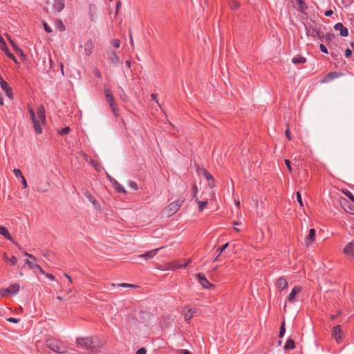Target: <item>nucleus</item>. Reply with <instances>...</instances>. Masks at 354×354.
Wrapping results in <instances>:
<instances>
[{
	"instance_id": "obj_1",
	"label": "nucleus",
	"mask_w": 354,
	"mask_h": 354,
	"mask_svg": "<svg viewBox=\"0 0 354 354\" xmlns=\"http://www.w3.org/2000/svg\"><path fill=\"white\" fill-rule=\"evenodd\" d=\"M28 111L30 115V119L34 124L35 131L38 134L41 133V127L45 124L46 121V112L44 106L41 104L37 106L36 113L30 107L28 108Z\"/></svg>"
},
{
	"instance_id": "obj_2",
	"label": "nucleus",
	"mask_w": 354,
	"mask_h": 354,
	"mask_svg": "<svg viewBox=\"0 0 354 354\" xmlns=\"http://www.w3.org/2000/svg\"><path fill=\"white\" fill-rule=\"evenodd\" d=\"M77 344L79 346H84L86 349L90 350L91 352L97 351V348L103 346L102 343L97 344L95 339L93 337L78 338L77 339Z\"/></svg>"
},
{
	"instance_id": "obj_3",
	"label": "nucleus",
	"mask_w": 354,
	"mask_h": 354,
	"mask_svg": "<svg viewBox=\"0 0 354 354\" xmlns=\"http://www.w3.org/2000/svg\"><path fill=\"white\" fill-rule=\"evenodd\" d=\"M306 35L308 37H321L320 26L316 22L310 21L306 24Z\"/></svg>"
},
{
	"instance_id": "obj_4",
	"label": "nucleus",
	"mask_w": 354,
	"mask_h": 354,
	"mask_svg": "<svg viewBox=\"0 0 354 354\" xmlns=\"http://www.w3.org/2000/svg\"><path fill=\"white\" fill-rule=\"evenodd\" d=\"M46 346L50 350L56 353H64L66 351V349L65 346L63 345V344L57 339H50L47 340Z\"/></svg>"
},
{
	"instance_id": "obj_5",
	"label": "nucleus",
	"mask_w": 354,
	"mask_h": 354,
	"mask_svg": "<svg viewBox=\"0 0 354 354\" xmlns=\"http://www.w3.org/2000/svg\"><path fill=\"white\" fill-rule=\"evenodd\" d=\"M183 201H174L171 203L163 211L165 216L169 217L176 213L181 207Z\"/></svg>"
},
{
	"instance_id": "obj_6",
	"label": "nucleus",
	"mask_w": 354,
	"mask_h": 354,
	"mask_svg": "<svg viewBox=\"0 0 354 354\" xmlns=\"http://www.w3.org/2000/svg\"><path fill=\"white\" fill-rule=\"evenodd\" d=\"M331 335L337 343L342 342L343 333L339 325H337L332 328Z\"/></svg>"
},
{
	"instance_id": "obj_7",
	"label": "nucleus",
	"mask_w": 354,
	"mask_h": 354,
	"mask_svg": "<svg viewBox=\"0 0 354 354\" xmlns=\"http://www.w3.org/2000/svg\"><path fill=\"white\" fill-rule=\"evenodd\" d=\"M104 93L106 100L109 104V106H111L112 111H113L114 114H116V104L114 102L113 96L111 92V91L109 88L104 89Z\"/></svg>"
},
{
	"instance_id": "obj_8",
	"label": "nucleus",
	"mask_w": 354,
	"mask_h": 354,
	"mask_svg": "<svg viewBox=\"0 0 354 354\" xmlns=\"http://www.w3.org/2000/svg\"><path fill=\"white\" fill-rule=\"evenodd\" d=\"M108 59L113 64L118 65L120 64V60L118 55L115 50L110 48L106 50Z\"/></svg>"
},
{
	"instance_id": "obj_9",
	"label": "nucleus",
	"mask_w": 354,
	"mask_h": 354,
	"mask_svg": "<svg viewBox=\"0 0 354 354\" xmlns=\"http://www.w3.org/2000/svg\"><path fill=\"white\" fill-rule=\"evenodd\" d=\"M64 8V0H53L52 9L54 12H59Z\"/></svg>"
},
{
	"instance_id": "obj_10",
	"label": "nucleus",
	"mask_w": 354,
	"mask_h": 354,
	"mask_svg": "<svg viewBox=\"0 0 354 354\" xmlns=\"http://www.w3.org/2000/svg\"><path fill=\"white\" fill-rule=\"evenodd\" d=\"M301 291V287L295 286L292 288L289 295L287 297V301L293 303L295 301V297Z\"/></svg>"
},
{
	"instance_id": "obj_11",
	"label": "nucleus",
	"mask_w": 354,
	"mask_h": 354,
	"mask_svg": "<svg viewBox=\"0 0 354 354\" xmlns=\"http://www.w3.org/2000/svg\"><path fill=\"white\" fill-rule=\"evenodd\" d=\"M24 255L28 257V259L25 261L26 265L31 269H33L35 267H37L36 258L32 255L26 252H25Z\"/></svg>"
},
{
	"instance_id": "obj_12",
	"label": "nucleus",
	"mask_w": 354,
	"mask_h": 354,
	"mask_svg": "<svg viewBox=\"0 0 354 354\" xmlns=\"http://www.w3.org/2000/svg\"><path fill=\"white\" fill-rule=\"evenodd\" d=\"M0 84H1V87L2 90L5 91L6 95L9 98H12V93L11 89H10L8 84L2 79L1 75H0Z\"/></svg>"
},
{
	"instance_id": "obj_13",
	"label": "nucleus",
	"mask_w": 354,
	"mask_h": 354,
	"mask_svg": "<svg viewBox=\"0 0 354 354\" xmlns=\"http://www.w3.org/2000/svg\"><path fill=\"white\" fill-rule=\"evenodd\" d=\"M315 239V230L313 228L310 229L308 235L305 238V244L310 246L313 244Z\"/></svg>"
},
{
	"instance_id": "obj_14",
	"label": "nucleus",
	"mask_w": 354,
	"mask_h": 354,
	"mask_svg": "<svg viewBox=\"0 0 354 354\" xmlns=\"http://www.w3.org/2000/svg\"><path fill=\"white\" fill-rule=\"evenodd\" d=\"M196 313V310L194 308H192L189 306H187L183 310V316L184 319L186 321H189L194 316Z\"/></svg>"
},
{
	"instance_id": "obj_15",
	"label": "nucleus",
	"mask_w": 354,
	"mask_h": 354,
	"mask_svg": "<svg viewBox=\"0 0 354 354\" xmlns=\"http://www.w3.org/2000/svg\"><path fill=\"white\" fill-rule=\"evenodd\" d=\"M200 283L205 288H210L214 286L213 284H212L203 275L201 274H198L196 275Z\"/></svg>"
},
{
	"instance_id": "obj_16",
	"label": "nucleus",
	"mask_w": 354,
	"mask_h": 354,
	"mask_svg": "<svg viewBox=\"0 0 354 354\" xmlns=\"http://www.w3.org/2000/svg\"><path fill=\"white\" fill-rule=\"evenodd\" d=\"M340 204L346 212L354 215V207L348 204V202L345 198H341Z\"/></svg>"
},
{
	"instance_id": "obj_17",
	"label": "nucleus",
	"mask_w": 354,
	"mask_h": 354,
	"mask_svg": "<svg viewBox=\"0 0 354 354\" xmlns=\"http://www.w3.org/2000/svg\"><path fill=\"white\" fill-rule=\"evenodd\" d=\"M334 29L337 31H340V35L342 37H347L348 35V29L344 27L342 23H337L335 24Z\"/></svg>"
},
{
	"instance_id": "obj_18",
	"label": "nucleus",
	"mask_w": 354,
	"mask_h": 354,
	"mask_svg": "<svg viewBox=\"0 0 354 354\" xmlns=\"http://www.w3.org/2000/svg\"><path fill=\"white\" fill-rule=\"evenodd\" d=\"M344 252L351 257H354V241L348 243L345 246L344 248Z\"/></svg>"
},
{
	"instance_id": "obj_19",
	"label": "nucleus",
	"mask_w": 354,
	"mask_h": 354,
	"mask_svg": "<svg viewBox=\"0 0 354 354\" xmlns=\"http://www.w3.org/2000/svg\"><path fill=\"white\" fill-rule=\"evenodd\" d=\"M162 248H157L153 250H151L149 252H147L143 254H141L138 256L139 258H145L146 259H150L153 258L158 253V252Z\"/></svg>"
},
{
	"instance_id": "obj_20",
	"label": "nucleus",
	"mask_w": 354,
	"mask_h": 354,
	"mask_svg": "<svg viewBox=\"0 0 354 354\" xmlns=\"http://www.w3.org/2000/svg\"><path fill=\"white\" fill-rule=\"evenodd\" d=\"M277 287L283 290L288 287V281L283 277L279 278L276 282Z\"/></svg>"
},
{
	"instance_id": "obj_21",
	"label": "nucleus",
	"mask_w": 354,
	"mask_h": 354,
	"mask_svg": "<svg viewBox=\"0 0 354 354\" xmlns=\"http://www.w3.org/2000/svg\"><path fill=\"white\" fill-rule=\"evenodd\" d=\"M111 182H112V184H113V186L114 187V189L118 192H120V193H124V194H126L127 192L126 190L124 189V188L123 187V186L122 185H120L117 180L113 179V180H111Z\"/></svg>"
},
{
	"instance_id": "obj_22",
	"label": "nucleus",
	"mask_w": 354,
	"mask_h": 354,
	"mask_svg": "<svg viewBox=\"0 0 354 354\" xmlns=\"http://www.w3.org/2000/svg\"><path fill=\"white\" fill-rule=\"evenodd\" d=\"M0 234H1L2 236H3L5 238H6L9 241H11L13 242L12 241V236H10L8 230H7V228L3 225H0Z\"/></svg>"
},
{
	"instance_id": "obj_23",
	"label": "nucleus",
	"mask_w": 354,
	"mask_h": 354,
	"mask_svg": "<svg viewBox=\"0 0 354 354\" xmlns=\"http://www.w3.org/2000/svg\"><path fill=\"white\" fill-rule=\"evenodd\" d=\"M3 46L1 48L2 50L5 52V53L6 54V55L10 57V59H12L15 63H18L16 57H15V55L11 53L9 50H8V48L7 47L6 44V42L4 44H2Z\"/></svg>"
},
{
	"instance_id": "obj_24",
	"label": "nucleus",
	"mask_w": 354,
	"mask_h": 354,
	"mask_svg": "<svg viewBox=\"0 0 354 354\" xmlns=\"http://www.w3.org/2000/svg\"><path fill=\"white\" fill-rule=\"evenodd\" d=\"M8 289L9 294H15V293L18 292V291L19 290V285L17 283L12 284L11 286H10L8 288Z\"/></svg>"
},
{
	"instance_id": "obj_25",
	"label": "nucleus",
	"mask_w": 354,
	"mask_h": 354,
	"mask_svg": "<svg viewBox=\"0 0 354 354\" xmlns=\"http://www.w3.org/2000/svg\"><path fill=\"white\" fill-rule=\"evenodd\" d=\"M86 196L88 200L95 206L96 208H100V204L91 194L87 193L86 194Z\"/></svg>"
},
{
	"instance_id": "obj_26",
	"label": "nucleus",
	"mask_w": 354,
	"mask_h": 354,
	"mask_svg": "<svg viewBox=\"0 0 354 354\" xmlns=\"http://www.w3.org/2000/svg\"><path fill=\"white\" fill-rule=\"evenodd\" d=\"M93 44L91 42H87L84 45V51L86 55H90L92 53Z\"/></svg>"
},
{
	"instance_id": "obj_27",
	"label": "nucleus",
	"mask_w": 354,
	"mask_h": 354,
	"mask_svg": "<svg viewBox=\"0 0 354 354\" xmlns=\"http://www.w3.org/2000/svg\"><path fill=\"white\" fill-rule=\"evenodd\" d=\"M292 61L294 64H304L306 62V59L304 57L298 55L293 57Z\"/></svg>"
},
{
	"instance_id": "obj_28",
	"label": "nucleus",
	"mask_w": 354,
	"mask_h": 354,
	"mask_svg": "<svg viewBox=\"0 0 354 354\" xmlns=\"http://www.w3.org/2000/svg\"><path fill=\"white\" fill-rule=\"evenodd\" d=\"M339 77L338 74L335 72H332V73H328L326 77L325 78L322 80V82H327L330 80H332V79H334V78H336Z\"/></svg>"
},
{
	"instance_id": "obj_29",
	"label": "nucleus",
	"mask_w": 354,
	"mask_h": 354,
	"mask_svg": "<svg viewBox=\"0 0 354 354\" xmlns=\"http://www.w3.org/2000/svg\"><path fill=\"white\" fill-rule=\"evenodd\" d=\"M295 348V342L292 339H289L287 340L285 346H284V349L286 351L287 350H289V349H293Z\"/></svg>"
},
{
	"instance_id": "obj_30",
	"label": "nucleus",
	"mask_w": 354,
	"mask_h": 354,
	"mask_svg": "<svg viewBox=\"0 0 354 354\" xmlns=\"http://www.w3.org/2000/svg\"><path fill=\"white\" fill-rule=\"evenodd\" d=\"M196 203L198 205L199 210L203 211L207 204V201H200L198 198L195 199Z\"/></svg>"
},
{
	"instance_id": "obj_31",
	"label": "nucleus",
	"mask_w": 354,
	"mask_h": 354,
	"mask_svg": "<svg viewBox=\"0 0 354 354\" xmlns=\"http://www.w3.org/2000/svg\"><path fill=\"white\" fill-rule=\"evenodd\" d=\"M227 246H228V243H226L222 247H220L218 248L217 251H218V254L216 256V257L214 259V261L218 260L219 256L224 252V250L227 248Z\"/></svg>"
},
{
	"instance_id": "obj_32",
	"label": "nucleus",
	"mask_w": 354,
	"mask_h": 354,
	"mask_svg": "<svg viewBox=\"0 0 354 354\" xmlns=\"http://www.w3.org/2000/svg\"><path fill=\"white\" fill-rule=\"evenodd\" d=\"M342 192L345 196H346L349 199L354 202V196L351 192L346 189H342Z\"/></svg>"
},
{
	"instance_id": "obj_33",
	"label": "nucleus",
	"mask_w": 354,
	"mask_h": 354,
	"mask_svg": "<svg viewBox=\"0 0 354 354\" xmlns=\"http://www.w3.org/2000/svg\"><path fill=\"white\" fill-rule=\"evenodd\" d=\"M191 262V259H187L183 260V263L178 264L176 267L178 268H186Z\"/></svg>"
},
{
	"instance_id": "obj_34",
	"label": "nucleus",
	"mask_w": 354,
	"mask_h": 354,
	"mask_svg": "<svg viewBox=\"0 0 354 354\" xmlns=\"http://www.w3.org/2000/svg\"><path fill=\"white\" fill-rule=\"evenodd\" d=\"M89 15L92 21L95 20V7L92 5L89 6Z\"/></svg>"
},
{
	"instance_id": "obj_35",
	"label": "nucleus",
	"mask_w": 354,
	"mask_h": 354,
	"mask_svg": "<svg viewBox=\"0 0 354 354\" xmlns=\"http://www.w3.org/2000/svg\"><path fill=\"white\" fill-rule=\"evenodd\" d=\"M8 39H9V41L10 43L11 44V45L12 46V47L14 48L15 50L17 52V53H19L20 54H22V51L14 43V41L9 37H8Z\"/></svg>"
},
{
	"instance_id": "obj_36",
	"label": "nucleus",
	"mask_w": 354,
	"mask_h": 354,
	"mask_svg": "<svg viewBox=\"0 0 354 354\" xmlns=\"http://www.w3.org/2000/svg\"><path fill=\"white\" fill-rule=\"evenodd\" d=\"M111 44L116 48H118L120 46V41L118 39H113L111 41Z\"/></svg>"
},
{
	"instance_id": "obj_37",
	"label": "nucleus",
	"mask_w": 354,
	"mask_h": 354,
	"mask_svg": "<svg viewBox=\"0 0 354 354\" xmlns=\"http://www.w3.org/2000/svg\"><path fill=\"white\" fill-rule=\"evenodd\" d=\"M297 3H298V9L301 11L304 10V9H306V6L305 5V3L302 1V0H295Z\"/></svg>"
},
{
	"instance_id": "obj_38",
	"label": "nucleus",
	"mask_w": 354,
	"mask_h": 354,
	"mask_svg": "<svg viewBox=\"0 0 354 354\" xmlns=\"http://www.w3.org/2000/svg\"><path fill=\"white\" fill-rule=\"evenodd\" d=\"M70 131H71L70 127H64V128H63V129H62L59 130V131H58V132H59V133L60 135H62V136H63V135L68 134V133L70 132Z\"/></svg>"
},
{
	"instance_id": "obj_39",
	"label": "nucleus",
	"mask_w": 354,
	"mask_h": 354,
	"mask_svg": "<svg viewBox=\"0 0 354 354\" xmlns=\"http://www.w3.org/2000/svg\"><path fill=\"white\" fill-rule=\"evenodd\" d=\"M13 173H14V175H15L16 177H17V178H21L22 177H24V176H23L22 173H21V170H20V169H15L13 170Z\"/></svg>"
},
{
	"instance_id": "obj_40",
	"label": "nucleus",
	"mask_w": 354,
	"mask_h": 354,
	"mask_svg": "<svg viewBox=\"0 0 354 354\" xmlns=\"http://www.w3.org/2000/svg\"><path fill=\"white\" fill-rule=\"evenodd\" d=\"M285 331H286L285 322H283L281 324V328H280V331H279V337H282L284 335Z\"/></svg>"
},
{
	"instance_id": "obj_41",
	"label": "nucleus",
	"mask_w": 354,
	"mask_h": 354,
	"mask_svg": "<svg viewBox=\"0 0 354 354\" xmlns=\"http://www.w3.org/2000/svg\"><path fill=\"white\" fill-rule=\"evenodd\" d=\"M17 259L15 256H12L8 258V261L7 263H10L12 266H14L17 263Z\"/></svg>"
},
{
	"instance_id": "obj_42",
	"label": "nucleus",
	"mask_w": 354,
	"mask_h": 354,
	"mask_svg": "<svg viewBox=\"0 0 354 354\" xmlns=\"http://www.w3.org/2000/svg\"><path fill=\"white\" fill-rule=\"evenodd\" d=\"M129 186L133 190H137L138 189L137 183L134 181H129Z\"/></svg>"
},
{
	"instance_id": "obj_43",
	"label": "nucleus",
	"mask_w": 354,
	"mask_h": 354,
	"mask_svg": "<svg viewBox=\"0 0 354 354\" xmlns=\"http://www.w3.org/2000/svg\"><path fill=\"white\" fill-rule=\"evenodd\" d=\"M296 195H297V199L298 203H299V205L301 207H303L304 206V203H303V201H302V198H301V196L300 192H297Z\"/></svg>"
},
{
	"instance_id": "obj_44",
	"label": "nucleus",
	"mask_w": 354,
	"mask_h": 354,
	"mask_svg": "<svg viewBox=\"0 0 354 354\" xmlns=\"http://www.w3.org/2000/svg\"><path fill=\"white\" fill-rule=\"evenodd\" d=\"M8 294H9L8 288L1 289L0 290V295L1 296H5L7 295Z\"/></svg>"
},
{
	"instance_id": "obj_45",
	"label": "nucleus",
	"mask_w": 354,
	"mask_h": 354,
	"mask_svg": "<svg viewBox=\"0 0 354 354\" xmlns=\"http://www.w3.org/2000/svg\"><path fill=\"white\" fill-rule=\"evenodd\" d=\"M284 161H285L286 165L287 166L288 169L289 170L290 172H291L292 171V167L290 166V160H288V159H286Z\"/></svg>"
},
{
	"instance_id": "obj_46",
	"label": "nucleus",
	"mask_w": 354,
	"mask_h": 354,
	"mask_svg": "<svg viewBox=\"0 0 354 354\" xmlns=\"http://www.w3.org/2000/svg\"><path fill=\"white\" fill-rule=\"evenodd\" d=\"M121 6H122V3H121V1L119 0L117 1V3H116V10H115L116 15L118 13L120 9L121 8Z\"/></svg>"
},
{
	"instance_id": "obj_47",
	"label": "nucleus",
	"mask_w": 354,
	"mask_h": 354,
	"mask_svg": "<svg viewBox=\"0 0 354 354\" xmlns=\"http://www.w3.org/2000/svg\"><path fill=\"white\" fill-rule=\"evenodd\" d=\"M119 286L120 287H124V288H127V287H136L133 284H129V283H120L118 284Z\"/></svg>"
},
{
	"instance_id": "obj_48",
	"label": "nucleus",
	"mask_w": 354,
	"mask_h": 354,
	"mask_svg": "<svg viewBox=\"0 0 354 354\" xmlns=\"http://www.w3.org/2000/svg\"><path fill=\"white\" fill-rule=\"evenodd\" d=\"M147 351L145 348H139L136 354H146Z\"/></svg>"
},
{
	"instance_id": "obj_49",
	"label": "nucleus",
	"mask_w": 354,
	"mask_h": 354,
	"mask_svg": "<svg viewBox=\"0 0 354 354\" xmlns=\"http://www.w3.org/2000/svg\"><path fill=\"white\" fill-rule=\"evenodd\" d=\"M44 27L45 30L47 32H52L51 28L46 23L44 24Z\"/></svg>"
},
{
	"instance_id": "obj_50",
	"label": "nucleus",
	"mask_w": 354,
	"mask_h": 354,
	"mask_svg": "<svg viewBox=\"0 0 354 354\" xmlns=\"http://www.w3.org/2000/svg\"><path fill=\"white\" fill-rule=\"evenodd\" d=\"M192 189H193V197L196 199V198H197L196 194H197V192H198V189H197L196 186L194 185Z\"/></svg>"
},
{
	"instance_id": "obj_51",
	"label": "nucleus",
	"mask_w": 354,
	"mask_h": 354,
	"mask_svg": "<svg viewBox=\"0 0 354 354\" xmlns=\"http://www.w3.org/2000/svg\"><path fill=\"white\" fill-rule=\"evenodd\" d=\"M7 320L9 322H12V323H15V324H17L19 323V320L17 319H15V318H13V317H10L8 319H7Z\"/></svg>"
},
{
	"instance_id": "obj_52",
	"label": "nucleus",
	"mask_w": 354,
	"mask_h": 354,
	"mask_svg": "<svg viewBox=\"0 0 354 354\" xmlns=\"http://www.w3.org/2000/svg\"><path fill=\"white\" fill-rule=\"evenodd\" d=\"M319 48L322 52L324 53H328L327 48L324 44H320Z\"/></svg>"
},
{
	"instance_id": "obj_53",
	"label": "nucleus",
	"mask_w": 354,
	"mask_h": 354,
	"mask_svg": "<svg viewBox=\"0 0 354 354\" xmlns=\"http://www.w3.org/2000/svg\"><path fill=\"white\" fill-rule=\"evenodd\" d=\"M21 179V183H22L23 187H24V189H26V188L28 187V185H27V182H26V178H25V177L24 176V177H22Z\"/></svg>"
},
{
	"instance_id": "obj_54",
	"label": "nucleus",
	"mask_w": 354,
	"mask_h": 354,
	"mask_svg": "<svg viewBox=\"0 0 354 354\" xmlns=\"http://www.w3.org/2000/svg\"><path fill=\"white\" fill-rule=\"evenodd\" d=\"M34 268L37 269L41 274H45L44 270L38 264H37V267Z\"/></svg>"
},
{
	"instance_id": "obj_55",
	"label": "nucleus",
	"mask_w": 354,
	"mask_h": 354,
	"mask_svg": "<svg viewBox=\"0 0 354 354\" xmlns=\"http://www.w3.org/2000/svg\"><path fill=\"white\" fill-rule=\"evenodd\" d=\"M287 127H288V128L286 131V136L288 138V140H290L291 139L290 131L288 125H287Z\"/></svg>"
},
{
	"instance_id": "obj_56",
	"label": "nucleus",
	"mask_w": 354,
	"mask_h": 354,
	"mask_svg": "<svg viewBox=\"0 0 354 354\" xmlns=\"http://www.w3.org/2000/svg\"><path fill=\"white\" fill-rule=\"evenodd\" d=\"M351 53H352L351 50H350L349 48H347L345 51V56L346 57H349L351 56Z\"/></svg>"
},
{
	"instance_id": "obj_57",
	"label": "nucleus",
	"mask_w": 354,
	"mask_h": 354,
	"mask_svg": "<svg viewBox=\"0 0 354 354\" xmlns=\"http://www.w3.org/2000/svg\"><path fill=\"white\" fill-rule=\"evenodd\" d=\"M44 275H46L50 280H54L55 279V277L53 274H48V273H46L45 272Z\"/></svg>"
},
{
	"instance_id": "obj_58",
	"label": "nucleus",
	"mask_w": 354,
	"mask_h": 354,
	"mask_svg": "<svg viewBox=\"0 0 354 354\" xmlns=\"http://www.w3.org/2000/svg\"><path fill=\"white\" fill-rule=\"evenodd\" d=\"M333 10H328L327 11L325 12V15L327 16V17H330L333 15Z\"/></svg>"
},
{
	"instance_id": "obj_59",
	"label": "nucleus",
	"mask_w": 354,
	"mask_h": 354,
	"mask_svg": "<svg viewBox=\"0 0 354 354\" xmlns=\"http://www.w3.org/2000/svg\"><path fill=\"white\" fill-rule=\"evenodd\" d=\"M151 97L153 100H155V101L156 102V103L159 105L158 101V100H157V99H156L157 96H156V94H154V93L151 94Z\"/></svg>"
},
{
	"instance_id": "obj_60",
	"label": "nucleus",
	"mask_w": 354,
	"mask_h": 354,
	"mask_svg": "<svg viewBox=\"0 0 354 354\" xmlns=\"http://www.w3.org/2000/svg\"><path fill=\"white\" fill-rule=\"evenodd\" d=\"M180 353H181L182 354H192L189 351H187V350H185V349H184V350H181V351H180Z\"/></svg>"
},
{
	"instance_id": "obj_61",
	"label": "nucleus",
	"mask_w": 354,
	"mask_h": 354,
	"mask_svg": "<svg viewBox=\"0 0 354 354\" xmlns=\"http://www.w3.org/2000/svg\"><path fill=\"white\" fill-rule=\"evenodd\" d=\"M205 177L207 179H212L213 178L212 176L207 172H205Z\"/></svg>"
},
{
	"instance_id": "obj_62",
	"label": "nucleus",
	"mask_w": 354,
	"mask_h": 354,
	"mask_svg": "<svg viewBox=\"0 0 354 354\" xmlns=\"http://www.w3.org/2000/svg\"><path fill=\"white\" fill-rule=\"evenodd\" d=\"M129 37H130V42H131V45L132 46H133L134 43H133V37H132L131 33H130Z\"/></svg>"
},
{
	"instance_id": "obj_63",
	"label": "nucleus",
	"mask_w": 354,
	"mask_h": 354,
	"mask_svg": "<svg viewBox=\"0 0 354 354\" xmlns=\"http://www.w3.org/2000/svg\"><path fill=\"white\" fill-rule=\"evenodd\" d=\"M8 257L7 256V254L6 253L3 254V260L6 261V262H8Z\"/></svg>"
},
{
	"instance_id": "obj_64",
	"label": "nucleus",
	"mask_w": 354,
	"mask_h": 354,
	"mask_svg": "<svg viewBox=\"0 0 354 354\" xmlns=\"http://www.w3.org/2000/svg\"><path fill=\"white\" fill-rule=\"evenodd\" d=\"M8 257L7 256V254L6 253L3 254V260L6 261V262H8Z\"/></svg>"
}]
</instances>
